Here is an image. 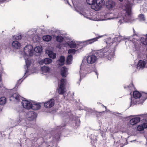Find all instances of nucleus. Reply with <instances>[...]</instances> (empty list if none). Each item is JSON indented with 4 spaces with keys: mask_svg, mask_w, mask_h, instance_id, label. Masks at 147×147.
<instances>
[{
    "mask_svg": "<svg viewBox=\"0 0 147 147\" xmlns=\"http://www.w3.org/2000/svg\"><path fill=\"white\" fill-rule=\"evenodd\" d=\"M61 136V134L60 133H57L55 134V135L53 136V139L59 140Z\"/></svg>",
    "mask_w": 147,
    "mask_h": 147,
    "instance_id": "obj_28",
    "label": "nucleus"
},
{
    "mask_svg": "<svg viewBox=\"0 0 147 147\" xmlns=\"http://www.w3.org/2000/svg\"><path fill=\"white\" fill-rule=\"evenodd\" d=\"M124 88H128L130 90L131 92H139L137 91L134 87L132 80L131 81V83L129 86H127V87L125 86Z\"/></svg>",
    "mask_w": 147,
    "mask_h": 147,
    "instance_id": "obj_11",
    "label": "nucleus"
},
{
    "mask_svg": "<svg viewBox=\"0 0 147 147\" xmlns=\"http://www.w3.org/2000/svg\"><path fill=\"white\" fill-rule=\"evenodd\" d=\"M59 94H63V95H64V94H65V92H59Z\"/></svg>",
    "mask_w": 147,
    "mask_h": 147,
    "instance_id": "obj_40",
    "label": "nucleus"
},
{
    "mask_svg": "<svg viewBox=\"0 0 147 147\" xmlns=\"http://www.w3.org/2000/svg\"><path fill=\"white\" fill-rule=\"evenodd\" d=\"M142 43L143 44L147 45V37L145 39V41L142 42Z\"/></svg>",
    "mask_w": 147,
    "mask_h": 147,
    "instance_id": "obj_38",
    "label": "nucleus"
},
{
    "mask_svg": "<svg viewBox=\"0 0 147 147\" xmlns=\"http://www.w3.org/2000/svg\"><path fill=\"white\" fill-rule=\"evenodd\" d=\"M34 50L36 53H40L41 52L42 50L40 47L38 46L34 48Z\"/></svg>",
    "mask_w": 147,
    "mask_h": 147,
    "instance_id": "obj_31",
    "label": "nucleus"
},
{
    "mask_svg": "<svg viewBox=\"0 0 147 147\" xmlns=\"http://www.w3.org/2000/svg\"><path fill=\"white\" fill-rule=\"evenodd\" d=\"M55 100L53 98L49 99L48 100L44 102V106L47 108H50L54 106Z\"/></svg>",
    "mask_w": 147,
    "mask_h": 147,
    "instance_id": "obj_4",
    "label": "nucleus"
},
{
    "mask_svg": "<svg viewBox=\"0 0 147 147\" xmlns=\"http://www.w3.org/2000/svg\"><path fill=\"white\" fill-rule=\"evenodd\" d=\"M94 5L92 6V9L97 11L100 9L105 4L104 0H96Z\"/></svg>",
    "mask_w": 147,
    "mask_h": 147,
    "instance_id": "obj_2",
    "label": "nucleus"
},
{
    "mask_svg": "<svg viewBox=\"0 0 147 147\" xmlns=\"http://www.w3.org/2000/svg\"><path fill=\"white\" fill-rule=\"evenodd\" d=\"M37 117V114L34 111L28 112L27 115V117L28 120L32 121L34 120Z\"/></svg>",
    "mask_w": 147,
    "mask_h": 147,
    "instance_id": "obj_6",
    "label": "nucleus"
},
{
    "mask_svg": "<svg viewBox=\"0 0 147 147\" xmlns=\"http://www.w3.org/2000/svg\"><path fill=\"white\" fill-rule=\"evenodd\" d=\"M42 39L48 42L51 40L52 37L51 36L49 35L44 36L42 37Z\"/></svg>",
    "mask_w": 147,
    "mask_h": 147,
    "instance_id": "obj_24",
    "label": "nucleus"
},
{
    "mask_svg": "<svg viewBox=\"0 0 147 147\" xmlns=\"http://www.w3.org/2000/svg\"><path fill=\"white\" fill-rule=\"evenodd\" d=\"M41 69L43 72L47 73L49 71L50 69L48 67L44 66L41 67Z\"/></svg>",
    "mask_w": 147,
    "mask_h": 147,
    "instance_id": "obj_26",
    "label": "nucleus"
},
{
    "mask_svg": "<svg viewBox=\"0 0 147 147\" xmlns=\"http://www.w3.org/2000/svg\"><path fill=\"white\" fill-rule=\"evenodd\" d=\"M119 22H120V24H121V21L120 20L119 21Z\"/></svg>",
    "mask_w": 147,
    "mask_h": 147,
    "instance_id": "obj_46",
    "label": "nucleus"
},
{
    "mask_svg": "<svg viewBox=\"0 0 147 147\" xmlns=\"http://www.w3.org/2000/svg\"><path fill=\"white\" fill-rule=\"evenodd\" d=\"M52 61V59L48 58H46L40 61L39 63L40 65H42L44 63L47 64L51 63Z\"/></svg>",
    "mask_w": 147,
    "mask_h": 147,
    "instance_id": "obj_15",
    "label": "nucleus"
},
{
    "mask_svg": "<svg viewBox=\"0 0 147 147\" xmlns=\"http://www.w3.org/2000/svg\"><path fill=\"white\" fill-rule=\"evenodd\" d=\"M100 36H98V37L87 40L85 42L86 44L87 45L91 44L94 42L97 41L98 39L100 38Z\"/></svg>",
    "mask_w": 147,
    "mask_h": 147,
    "instance_id": "obj_14",
    "label": "nucleus"
},
{
    "mask_svg": "<svg viewBox=\"0 0 147 147\" xmlns=\"http://www.w3.org/2000/svg\"><path fill=\"white\" fill-rule=\"evenodd\" d=\"M96 0H86L87 3L88 4L91 5V8L92 9V6L94 5V3Z\"/></svg>",
    "mask_w": 147,
    "mask_h": 147,
    "instance_id": "obj_29",
    "label": "nucleus"
},
{
    "mask_svg": "<svg viewBox=\"0 0 147 147\" xmlns=\"http://www.w3.org/2000/svg\"><path fill=\"white\" fill-rule=\"evenodd\" d=\"M123 12H125V18L127 20H129V18L131 16V7L128 5H127L125 9L123 11Z\"/></svg>",
    "mask_w": 147,
    "mask_h": 147,
    "instance_id": "obj_3",
    "label": "nucleus"
},
{
    "mask_svg": "<svg viewBox=\"0 0 147 147\" xmlns=\"http://www.w3.org/2000/svg\"><path fill=\"white\" fill-rule=\"evenodd\" d=\"M131 93H132L131 92H130V94H131Z\"/></svg>",
    "mask_w": 147,
    "mask_h": 147,
    "instance_id": "obj_48",
    "label": "nucleus"
},
{
    "mask_svg": "<svg viewBox=\"0 0 147 147\" xmlns=\"http://www.w3.org/2000/svg\"><path fill=\"white\" fill-rule=\"evenodd\" d=\"M48 55L49 57L52 58L53 59H55L56 57V54L53 52L52 51H49V52Z\"/></svg>",
    "mask_w": 147,
    "mask_h": 147,
    "instance_id": "obj_27",
    "label": "nucleus"
},
{
    "mask_svg": "<svg viewBox=\"0 0 147 147\" xmlns=\"http://www.w3.org/2000/svg\"><path fill=\"white\" fill-rule=\"evenodd\" d=\"M65 80L63 78L61 79L60 81V84L58 88L59 91L60 92H65L64 91L65 86L64 85Z\"/></svg>",
    "mask_w": 147,
    "mask_h": 147,
    "instance_id": "obj_10",
    "label": "nucleus"
},
{
    "mask_svg": "<svg viewBox=\"0 0 147 147\" xmlns=\"http://www.w3.org/2000/svg\"><path fill=\"white\" fill-rule=\"evenodd\" d=\"M96 60V57L93 55L88 56L87 58V62L90 64H92L94 63Z\"/></svg>",
    "mask_w": 147,
    "mask_h": 147,
    "instance_id": "obj_9",
    "label": "nucleus"
},
{
    "mask_svg": "<svg viewBox=\"0 0 147 147\" xmlns=\"http://www.w3.org/2000/svg\"><path fill=\"white\" fill-rule=\"evenodd\" d=\"M26 65L27 66V67H29L30 66V64L31 63V62L30 61L28 60H26Z\"/></svg>",
    "mask_w": 147,
    "mask_h": 147,
    "instance_id": "obj_36",
    "label": "nucleus"
},
{
    "mask_svg": "<svg viewBox=\"0 0 147 147\" xmlns=\"http://www.w3.org/2000/svg\"><path fill=\"white\" fill-rule=\"evenodd\" d=\"M31 107V109L33 110H38L40 109L41 106L40 104L34 102L33 104H32Z\"/></svg>",
    "mask_w": 147,
    "mask_h": 147,
    "instance_id": "obj_17",
    "label": "nucleus"
},
{
    "mask_svg": "<svg viewBox=\"0 0 147 147\" xmlns=\"http://www.w3.org/2000/svg\"><path fill=\"white\" fill-rule=\"evenodd\" d=\"M76 51H77L74 49H69L68 50V53L69 54H74Z\"/></svg>",
    "mask_w": 147,
    "mask_h": 147,
    "instance_id": "obj_33",
    "label": "nucleus"
},
{
    "mask_svg": "<svg viewBox=\"0 0 147 147\" xmlns=\"http://www.w3.org/2000/svg\"><path fill=\"white\" fill-rule=\"evenodd\" d=\"M140 120V118L139 117H136L131 119L129 121L130 124L132 125H134L139 122Z\"/></svg>",
    "mask_w": 147,
    "mask_h": 147,
    "instance_id": "obj_12",
    "label": "nucleus"
},
{
    "mask_svg": "<svg viewBox=\"0 0 147 147\" xmlns=\"http://www.w3.org/2000/svg\"><path fill=\"white\" fill-rule=\"evenodd\" d=\"M5 92H8V90H7V89H5Z\"/></svg>",
    "mask_w": 147,
    "mask_h": 147,
    "instance_id": "obj_43",
    "label": "nucleus"
},
{
    "mask_svg": "<svg viewBox=\"0 0 147 147\" xmlns=\"http://www.w3.org/2000/svg\"><path fill=\"white\" fill-rule=\"evenodd\" d=\"M22 104L24 108L28 109H31L32 103L30 101L26 100H22Z\"/></svg>",
    "mask_w": 147,
    "mask_h": 147,
    "instance_id": "obj_7",
    "label": "nucleus"
},
{
    "mask_svg": "<svg viewBox=\"0 0 147 147\" xmlns=\"http://www.w3.org/2000/svg\"><path fill=\"white\" fill-rule=\"evenodd\" d=\"M142 93H143L145 95H147V93H146V92H142Z\"/></svg>",
    "mask_w": 147,
    "mask_h": 147,
    "instance_id": "obj_42",
    "label": "nucleus"
},
{
    "mask_svg": "<svg viewBox=\"0 0 147 147\" xmlns=\"http://www.w3.org/2000/svg\"><path fill=\"white\" fill-rule=\"evenodd\" d=\"M146 65V63L145 62L142 60H140L139 61L138 64V66L140 68H143Z\"/></svg>",
    "mask_w": 147,
    "mask_h": 147,
    "instance_id": "obj_20",
    "label": "nucleus"
},
{
    "mask_svg": "<svg viewBox=\"0 0 147 147\" xmlns=\"http://www.w3.org/2000/svg\"><path fill=\"white\" fill-rule=\"evenodd\" d=\"M147 128V123H144L139 125L137 127V130L139 131H143L145 128Z\"/></svg>",
    "mask_w": 147,
    "mask_h": 147,
    "instance_id": "obj_13",
    "label": "nucleus"
},
{
    "mask_svg": "<svg viewBox=\"0 0 147 147\" xmlns=\"http://www.w3.org/2000/svg\"><path fill=\"white\" fill-rule=\"evenodd\" d=\"M134 97L136 99L139 98L142 96L141 92H133Z\"/></svg>",
    "mask_w": 147,
    "mask_h": 147,
    "instance_id": "obj_23",
    "label": "nucleus"
},
{
    "mask_svg": "<svg viewBox=\"0 0 147 147\" xmlns=\"http://www.w3.org/2000/svg\"><path fill=\"white\" fill-rule=\"evenodd\" d=\"M67 71V68L65 66L61 68L60 74L62 77H65L67 76L66 73Z\"/></svg>",
    "mask_w": 147,
    "mask_h": 147,
    "instance_id": "obj_16",
    "label": "nucleus"
},
{
    "mask_svg": "<svg viewBox=\"0 0 147 147\" xmlns=\"http://www.w3.org/2000/svg\"><path fill=\"white\" fill-rule=\"evenodd\" d=\"M65 60V57L64 56H61L60 57L59 62L61 63V65H63L64 64V63Z\"/></svg>",
    "mask_w": 147,
    "mask_h": 147,
    "instance_id": "obj_30",
    "label": "nucleus"
},
{
    "mask_svg": "<svg viewBox=\"0 0 147 147\" xmlns=\"http://www.w3.org/2000/svg\"><path fill=\"white\" fill-rule=\"evenodd\" d=\"M33 47L31 45H26L24 49V51L26 55L28 54L31 56L33 52Z\"/></svg>",
    "mask_w": 147,
    "mask_h": 147,
    "instance_id": "obj_5",
    "label": "nucleus"
},
{
    "mask_svg": "<svg viewBox=\"0 0 147 147\" xmlns=\"http://www.w3.org/2000/svg\"><path fill=\"white\" fill-rule=\"evenodd\" d=\"M73 59V56L71 55H69L66 58V63L67 64H70Z\"/></svg>",
    "mask_w": 147,
    "mask_h": 147,
    "instance_id": "obj_21",
    "label": "nucleus"
},
{
    "mask_svg": "<svg viewBox=\"0 0 147 147\" xmlns=\"http://www.w3.org/2000/svg\"><path fill=\"white\" fill-rule=\"evenodd\" d=\"M12 47L16 49H19L21 46L20 44L17 40H15L12 43Z\"/></svg>",
    "mask_w": 147,
    "mask_h": 147,
    "instance_id": "obj_18",
    "label": "nucleus"
},
{
    "mask_svg": "<svg viewBox=\"0 0 147 147\" xmlns=\"http://www.w3.org/2000/svg\"><path fill=\"white\" fill-rule=\"evenodd\" d=\"M64 38L61 36H57L56 37V40L58 42H61L63 41Z\"/></svg>",
    "mask_w": 147,
    "mask_h": 147,
    "instance_id": "obj_25",
    "label": "nucleus"
},
{
    "mask_svg": "<svg viewBox=\"0 0 147 147\" xmlns=\"http://www.w3.org/2000/svg\"><path fill=\"white\" fill-rule=\"evenodd\" d=\"M103 132L102 131H101V130L100 131V133L101 134V136H103Z\"/></svg>",
    "mask_w": 147,
    "mask_h": 147,
    "instance_id": "obj_39",
    "label": "nucleus"
},
{
    "mask_svg": "<svg viewBox=\"0 0 147 147\" xmlns=\"http://www.w3.org/2000/svg\"><path fill=\"white\" fill-rule=\"evenodd\" d=\"M102 112H97L96 113V116L97 117H99V116H101Z\"/></svg>",
    "mask_w": 147,
    "mask_h": 147,
    "instance_id": "obj_37",
    "label": "nucleus"
},
{
    "mask_svg": "<svg viewBox=\"0 0 147 147\" xmlns=\"http://www.w3.org/2000/svg\"><path fill=\"white\" fill-rule=\"evenodd\" d=\"M13 38L16 40H20L22 39V36L21 35H15L13 36Z\"/></svg>",
    "mask_w": 147,
    "mask_h": 147,
    "instance_id": "obj_34",
    "label": "nucleus"
},
{
    "mask_svg": "<svg viewBox=\"0 0 147 147\" xmlns=\"http://www.w3.org/2000/svg\"><path fill=\"white\" fill-rule=\"evenodd\" d=\"M133 30H134V32H135V30L134 29H133Z\"/></svg>",
    "mask_w": 147,
    "mask_h": 147,
    "instance_id": "obj_47",
    "label": "nucleus"
},
{
    "mask_svg": "<svg viewBox=\"0 0 147 147\" xmlns=\"http://www.w3.org/2000/svg\"><path fill=\"white\" fill-rule=\"evenodd\" d=\"M17 93L18 92L14 93L12 95L11 97L13 98H15L16 100H17L18 101H19L20 99L21 98V97L20 95Z\"/></svg>",
    "mask_w": 147,
    "mask_h": 147,
    "instance_id": "obj_19",
    "label": "nucleus"
},
{
    "mask_svg": "<svg viewBox=\"0 0 147 147\" xmlns=\"http://www.w3.org/2000/svg\"><path fill=\"white\" fill-rule=\"evenodd\" d=\"M7 99L4 96L0 98V105H4L6 103Z\"/></svg>",
    "mask_w": 147,
    "mask_h": 147,
    "instance_id": "obj_22",
    "label": "nucleus"
},
{
    "mask_svg": "<svg viewBox=\"0 0 147 147\" xmlns=\"http://www.w3.org/2000/svg\"><path fill=\"white\" fill-rule=\"evenodd\" d=\"M68 44L71 48H75L77 46L76 44L75 43L70 42Z\"/></svg>",
    "mask_w": 147,
    "mask_h": 147,
    "instance_id": "obj_32",
    "label": "nucleus"
},
{
    "mask_svg": "<svg viewBox=\"0 0 147 147\" xmlns=\"http://www.w3.org/2000/svg\"><path fill=\"white\" fill-rule=\"evenodd\" d=\"M120 2H122L123 0H119Z\"/></svg>",
    "mask_w": 147,
    "mask_h": 147,
    "instance_id": "obj_45",
    "label": "nucleus"
},
{
    "mask_svg": "<svg viewBox=\"0 0 147 147\" xmlns=\"http://www.w3.org/2000/svg\"><path fill=\"white\" fill-rule=\"evenodd\" d=\"M70 92H68V93L67 94V96H69V95H70Z\"/></svg>",
    "mask_w": 147,
    "mask_h": 147,
    "instance_id": "obj_41",
    "label": "nucleus"
},
{
    "mask_svg": "<svg viewBox=\"0 0 147 147\" xmlns=\"http://www.w3.org/2000/svg\"><path fill=\"white\" fill-rule=\"evenodd\" d=\"M96 56L98 58H106L109 60H111L113 57L114 51L111 47L106 46L103 48L98 50L95 53Z\"/></svg>",
    "mask_w": 147,
    "mask_h": 147,
    "instance_id": "obj_1",
    "label": "nucleus"
},
{
    "mask_svg": "<svg viewBox=\"0 0 147 147\" xmlns=\"http://www.w3.org/2000/svg\"><path fill=\"white\" fill-rule=\"evenodd\" d=\"M106 6L109 9H111L113 8L115 5V3L111 0H109L106 3Z\"/></svg>",
    "mask_w": 147,
    "mask_h": 147,
    "instance_id": "obj_8",
    "label": "nucleus"
},
{
    "mask_svg": "<svg viewBox=\"0 0 147 147\" xmlns=\"http://www.w3.org/2000/svg\"><path fill=\"white\" fill-rule=\"evenodd\" d=\"M138 17L140 20L144 21L145 20L144 15L142 14H140L139 15Z\"/></svg>",
    "mask_w": 147,
    "mask_h": 147,
    "instance_id": "obj_35",
    "label": "nucleus"
},
{
    "mask_svg": "<svg viewBox=\"0 0 147 147\" xmlns=\"http://www.w3.org/2000/svg\"><path fill=\"white\" fill-rule=\"evenodd\" d=\"M1 74H0V82L1 81Z\"/></svg>",
    "mask_w": 147,
    "mask_h": 147,
    "instance_id": "obj_44",
    "label": "nucleus"
}]
</instances>
